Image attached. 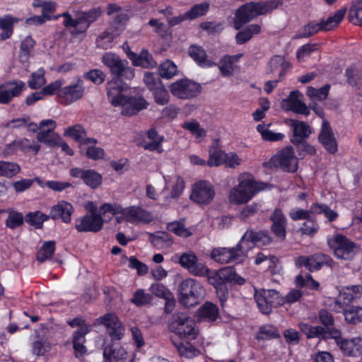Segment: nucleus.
Returning a JSON list of instances; mask_svg holds the SVG:
<instances>
[{
  "mask_svg": "<svg viewBox=\"0 0 362 362\" xmlns=\"http://www.w3.org/2000/svg\"><path fill=\"white\" fill-rule=\"evenodd\" d=\"M283 5L281 0L250 1L239 6L234 15L233 26L237 30L259 16L267 15Z\"/></svg>",
  "mask_w": 362,
  "mask_h": 362,
  "instance_id": "f257e3e1",
  "label": "nucleus"
},
{
  "mask_svg": "<svg viewBox=\"0 0 362 362\" xmlns=\"http://www.w3.org/2000/svg\"><path fill=\"white\" fill-rule=\"evenodd\" d=\"M103 10L100 6L93 8L87 11L78 12L74 18L71 13L64 12L62 14L64 18L63 25L70 30V34L74 37L85 34L90 25L95 22L102 15Z\"/></svg>",
  "mask_w": 362,
  "mask_h": 362,
  "instance_id": "f03ea898",
  "label": "nucleus"
},
{
  "mask_svg": "<svg viewBox=\"0 0 362 362\" xmlns=\"http://www.w3.org/2000/svg\"><path fill=\"white\" fill-rule=\"evenodd\" d=\"M110 71L112 78L107 83V97L114 106H122L126 98L122 94L124 88L122 83L126 80H131L134 78V69H110Z\"/></svg>",
  "mask_w": 362,
  "mask_h": 362,
  "instance_id": "7ed1b4c3",
  "label": "nucleus"
},
{
  "mask_svg": "<svg viewBox=\"0 0 362 362\" xmlns=\"http://www.w3.org/2000/svg\"><path fill=\"white\" fill-rule=\"evenodd\" d=\"M169 329L180 337L186 339H194L199 333L195 322L187 313L177 312L171 317Z\"/></svg>",
  "mask_w": 362,
  "mask_h": 362,
  "instance_id": "20e7f679",
  "label": "nucleus"
},
{
  "mask_svg": "<svg viewBox=\"0 0 362 362\" xmlns=\"http://www.w3.org/2000/svg\"><path fill=\"white\" fill-rule=\"evenodd\" d=\"M270 169L280 168L286 172L293 173L298 169V159L291 146H286L279 151L265 163Z\"/></svg>",
  "mask_w": 362,
  "mask_h": 362,
  "instance_id": "39448f33",
  "label": "nucleus"
},
{
  "mask_svg": "<svg viewBox=\"0 0 362 362\" xmlns=\"http://www.w3.org/2000/svg\"><path fill=\"white\" fill-rule=\"evenodd\" d=\"M262 187L251 179L243 180L238 185L233 188L229 194V200L231 203L243 204L249 202L252 197Z\"/></svg>",
  "mask_w": 362,
  "mask_h": 362,
  "instance_id": "423d86ee",
  "label": "nucleus"
},
{
  "mask_svg": "<svg viewBox=\"0 0 362 362\" xmlns=\"http://www.w3.org/2000/svg\"><path fill=\"white\" fill-rule=\"evenodd\" d=\"M250 247H242L240 242L234 247H216L210 254L211 258L219 264H228L240 260L247 256Z\"/></svg>",
  "mask_w": 362,
  "mask_h": 362,
  "instance_id": "0eeeda50",
  "label": "nucleus"
},
{
  "mask_svg": "<svg viewBox=\"0 0 362 362\" xmlns=\"http://www.w3.org/2000/svg\"><path fill=\"white\" fill-rule=\"evenodd\" d=\"M179 291L180 303L185 306H192L197 303L202 293L203 288L194 279H187L180 284Z\"/></svg>",
  "mask_w": 362,
  "mask_h": 362,
  "instance_id": "6e6552de",
  "label": "nucleus"
},
{
  "mask_svg": "<svg viewBox=\"0 0 362 362\" xmlns=\"http://www.w3.org/2000/svg\"><path fill=\"white\" fill-rule=\"evenodd\" d=\"M329 243L334 247L336 257L341 259H352L359 250L355 243L341 234L337 235Z\"/></svg>",
  "mask_w": 362,
  "mask_h": 362,
  "instance_id": "1a4fd4ad",
  "label": "nucleus"
},
{
  "mask_svg": "<svg viewBox=\"0 0 362 362\" xmlns=\"http://www.w3.org/2000/svg\"><path fill=\"white\" fill-rule=\"evenodd\" d=\"M170 90L173 96L188 100L197 97L202 91V86L191 80L182 79L172 83Z\"/></svg>",
  "mask_w": 362,
  "mask_h": 362,
  "instance_id": "9d476101",
  "label": "nucleus"
},
{
  "mask_svg": "<svg viewBox=\"0 0 362 362\" xmlns=\"http://www.w3.org/2000/svg\"><path fill=\"white\" fill-rule=\"evenodd\" d=\"M318 117L322 119L318 141L330 154H335L338 151V142L329 121L324 118V115L318 111Z\"/></svg>",
  "mask_w": 362,
  "mask_h": 362,
  "instance_id": "9b49d317",
  "label": "nucleus"
},
{
  "mask_svg": "<svg viewBox=\"0 0 362 362\" xmlns=\"http://www.w3.org/2000/svg\"><path fill=\"white\" fill-rule=\"evenodd\" d=\"M177 257L180 266L194 276H204L209 271L204 264L199 262L197 256L192 251L183 252Z\"/></svg>",
  "mask_w": 362,
  "mask_h": 362,
  "instance_id": "f8f14e48",
  "label": "nucleus"
},
{
  "mask_svg": "<svg viewBox=\"0 0 362 362\" xmlns=\"http://www.w3.org/2000/svg\"><path fill=\"white\" fill-rule=\"evenodd\" d=\"M95 324L104 325L113 340H120L124 334V326L115 313L105 314L95 320Z\"/></svg>",
  "mask_w": 362,
  "mask_h": 362,
  "instance_id": "ddd939ff",
  "label": "nucleus"
},
{
  "mask_svg": "<svg viewBox=\"0 0 362 362\" xmlns=\"http://www.w3.org/2000/svg\"><path fill=\"white\" fill-rule=\"evenodd\" d=\"M56 127V122L53 119L41 121L39 124L40 131L36 136L37 141L50 147L57 146L60 136L54 132Z\"/></svg>",
  "mask_w": 362,
  "mask_h": 362,
  "instance_id": "4468645a",
  "label": "nucleus"
},
{
  "mask_svg": "<svg viewBox=\"0 0 362 362\" xmlns=\"http://www.w3.org/2000/svg\"><path fill=\"white\" fill-rule=\"evenodd\" d=\"M318 318L322 325L318 326V339H337L340 329L334 326L332 315L325 310H321Z\"/></svg>",
  "mask_w": 362,
  "mask_h": 362,
  "instance_id": "2eb2a0df",
  "label": "nucleus"
},
{
  "mask_svg": "<svg viewBox=\"0 0 362 362\" xmlns=\"http://www.w3.org/2000/svg\"><path fill=\"white\" fill-rule=\"evenodd\" d=\"M103 223L104 219L102 216L95 214V209H91L90 214H86L76 220L75 228L80 233H97L103 228Z\"/></svg>",
  "mask_w": 362,
  "mask_h": 362,
  "instance_id": "dca6fc26",
  "label": "nucleus"
},
{
  "mask_svg": "<svg viewBox=\"0 0 362 362\" xmlns=\"http://www.w3.org/2000/svg\"><path fill=\"white\" fill-rule=\"evenodd\" d=\"M214 196L215 191L212 185L202 180L194 185L190 199L199 204H208Z\"/></svg>",
  "mask_w": 362,
  "mask_h": 362,
  "instance_id": "f3484780",
  "label": "nucleus"
},
{
  "mask_svg": "<svg viewBox=\"0 0 362 362\" xmlns=\"http://www.w3.org/2000/svg\"><path fill=\"white\" fill-rule=\"evenodd\" d=\"M273 240L269 233L266 230H260L258 231L254 230H247L240 240L242 247H250L247 245L249 243L257 246H266L272 243Z\"/></svg>",
  "mask_w": 362,
  "mask_h": 362,
  "instance_id": "a211bd4d",
  "label": "nucleus"
},
{
  "mask_svg": "<svg viewBox=\"0 0 362 362\" xmlns=\"http://www.w3.org/2000/svg\"><path fill=\"white\" fill-rule=\"evenodd\" d=\"M303 95L297 90L290 93L288 97L283 99L281 105L286 111H292L298 114H308L306 105L302 101Z\"/></svg>",
  "mask_w": 362,
  "mask_h": 362,
  "instance_id": "6ab92c4d",
  "label": "nucleus"
},
{
  "mask_svg": "<svg viewBox=\"0 0 362 362\" xmlns=\"http://www.w3.org/2000/svg\"><path fill=\"white\" fill-rule=\"evenodd\" d=\"M70 175L73 177L81 178L84 183L93 189L98 188L102 183V175L94 170H83L74 168L70 170Z\"/></svg>",
  "mask_w": 362,
  "mask_h": 362,
  "instance_id": "aec40b11",
  "label": "nucleus"
},
{
  "mask_svg": "<svg viewBox=\"0 0 362 362\" xmlns=\"http://www.w3.org/2000/svg\"><path fill=\"white\" fill-rule=\"evenodd\" d=\"M83 92V87L79 83H75L61 88L57 92V95L62 104L69 105L81 99Z\"/></svg>",
  "mask_w": 362,
  "mask_h": 362,
  "instance_id": "412c9836",
  "label": "nucleus"
},
{
  "mask_svg": "<svg viewBox=\"0 0 362 362\" xmlns=\"http://www.w3.org/2000/svg\"><path fill=\"white\" fill-rule=\"evenodd\" d=\"M25 88L23 81H10L0 86V103L7 104Z\"/></svg>",
  "mask_w": 362,
  "mask_h": 362,
  "instance_id": "4be33fe9",
  "label": "nucleus"
},
{
  "mask_svg": "<svg viewBox=\"0 0 362 362\" xmlns=\"http://www.w3.org/2000/svg\"><path fill=\"white\" fill-rule=\"evenodd\" d=\"M25 88L23 81H10L0 86V103L7 104Z\"/></svg>",
  "mask_w": 362,
  "mask_h": 362,
  "instance_id": "5701e85b",
  "label": "nucleus"
},
{
  "mask_svg": "<svg viewBox=\"0 0 362 362\" xmlns=\"http://www.w3.org/2000/svg\"><path fill=\"white\" fill-rule=\"evenodd\" d=\"M270 220L272 222L271 231L280 240H284L286 236L287 220L281 209H275L270 216Z\"/></svg>",
  "mask_w": 362,
  "mask_h": 362,
  "instance_id": "b1692460",
  "label": "nucleus"
},
{
  "mask_svg": "<svg viewBox=\"0 0 362 362\" xmlns=\"http://www.w3.org/2000/svg\"><path fill=\"white\" fill-rule=\"evenodd\" d=\"M334 339L344 354L358 356L362 354L361 338L356 337L352 339H345L341 337V332L340 331L339 338Z\"/></svg>",
  "mask_w": 362,
  "mask_h": 362,
  "instance_id": "393cba45",
  "label": "nucleus"
},
{
  "mask_svg": "<svg viewBox=\"0 0 362 362\" xmlns=\"http://www.w3.org/2000/svg\"><path fill=\"white\" fill-rule=\"evenodd\" d=\"M362 293V286L360 285L347 286L341 288L339 291V298L338 300L329 299L335 305H339L342 308L341 304L348 305L355 299L359 298Z\"/></svg>",
  "mask_w": 362,
  "mask_h": 362,
  "instance_id": "a878e982",
  "label": "nucleus"
},
{
  "mask_svg": "<svg viewBox=\"0 0 362 362\" xmlns=\"http://www.w3.org/2000/svg\"><path fill=\"white\" fill-rule=\"evenodd\" d=\"M148 105V103L142 97H126L122 103L121 113L124 116H132L141 110L147 108Z\"/></svg>",
  "mask_w": 362,
  "mask_h": 362,
  "instance_id": "bb28decb",
  "label": "nucleus"
},
{
  "mask_svg": "<svg viewBox=\"0 0 362 362\" xmlns=\"http://www.w3.org/2000/svg\"><path fill=\"white\" fill-rule=\"evenodd\" d=\"M127 56L132 62L134 66H141L142 68H155L156 62L152 55L146 49H142L139 54H136L130 49L127 52Z\"/></svg>",
  "mask_w": 362,
  "mask_h": 362,
  "instance_id": "cd10ccee",
  "label": "nucleus"
},
{
  "mask_svg": "<svg viewBox=\"0 0 362 362\" xmlns=\"http://www.w3.org/2000/svg\"><path fill=\"white\" fill-rule=\"evenodd\" d=\"M64 135L72 138L81 145L96 144L98 141L93 138L86 136L87 132L81 124H74L64 130Z\"/></svg>",
  "mask_w": 362,
  "mask_h": 362,
  "instance_id": "c85d7f7f",
  "label": "nucleus"
},
{
  "mask_svg": "<svg viewBox=\"0 0 362 362\" xmlns=\"http://www.w3.org/2000/svg\"><path fill=\"white\" fill-rule=\"evenodd\" d=\"M122 214L124 215L125 221L130 223L139 221L148 223L152 220L151 214L139 206H133L126 209H122Z\"/></svg>",
  "mask_w": 362,
  "mask_h": 362,
  "instance_id": "c756f323",
  "label": "nucleus"
},
{
  "mask_svg": "<svg viewBox=\"0 0 362 362\" xmlns=\"http://www.w3.org/2000/svg\"><path fill=\"white\" fill-rule=\"evenodd\" d=\"M73 212L74 207L70 203L61 201L51 208L49 216L53 220L61 218L63 222L68 223L71 220Z\"/></svg>",
  "mask_w": 362,
  "mask_h": 362,
  "instance_id": "7c9ffc66",
  "label": "nucleus"
},
{
  "mask_svg": "<svg viewBox=\"0 0 362 362\" xmlns=\"http://www.w3.org/2000/svg\"><path fill=\"white\" fill-rule=\"evenodd\" d=\"M127 356V351L119 344H111L103 348L104 362H125Z\"/></svg>",
  "mask_w": 362,
  "mask_h": 362,
  "instance_id": "2f4dec72",
  "label": "nucleus"
},
{
  "mask_svg": "<svg viewBox=\"0 0 362 362\" xmlns=\"http://www.w3.org/2000/svg\"><path fill=\"white\" fill-rule=\"evenodd\" d=\"M290 125L293 133V136L291 141L295 145L303 142L311 133L309 125L304 122L291 119Z\"/></svg>",
  "mask_w": 362,
  "mask_h": 362,
  "instance_id": "473e14b6",
  "label": "nucleus"
},
{
  "mask_svg": "<svg viewBox=\"0 0 362 362\" xmlns=\"http://www.w3.org/2000/svg\"><path fill=\"white\" fill-rule=\"evenodd\" d=\"M346 11V8L343 7L335 11L327 20H322L318 23V31H329L337 28L344 18Z\"/></svg>",
  "mask_w": 362,
  "mask_h": 362,
  "instance_id": "72a5a7b5",
  "label": "nucleus"
},
{
  "mask_svg": "<svg viewBox=\"0 0 362 362\" xmlns=\"http://www.w3.org/2000/svg\"><path fill=\"white\" fill-rule=\"evenodd\" d=\"M188 52L190 57L200 66L211 67L216 65L215 62L208 59L206 51L200 45H190Z\"/></svg>",
  "mask_w": 362,
  "mask_h": 362,
  "instance_id": "f704fd0d",
  "label": "nucleus"
},
{
  "mask_svg": "<svg viewBox=\"0 0 362 362\" xmlns=\"http://www.w3.org/2000/svg\"><path fill=\"white\" fill-rule=\"evenodd\" d=\"M89 333V327H83L74 332L73 334V347L76 358L82 356L87 351L86 347L84 346L86 341L85 336Z\"/></svg>",
  "mask_w": 362,
  "mask_h": 362,
  "instance_id": "c9c22d12",
  "label": "nucleus"
},
{
  "mask_svg": "<svg viewBox=\"0 0 362 362\" xmlns=\"http://www.w3.org/2000/svg\"><path fill=\"white\" fill-rule=\"evenodd\" d=\"M261 31V25L257 23L250 24L236 34V42L238 45H243L250 40L254 35L259 34Z\"/></svg>",
  "mask_w": 362,
  "mask_h": 362,
  "instance_id": "e433bc0d",
  "label": "nucleus"
},
{
  "mask_svg": "<svg viewBox=\"0 0 362 362\" xmlns=\"http://www.w3.org/2000/svg\"><path fill=\"white\" fill-rule=\"evenodd\" d=\"M261 31V25L257 23L250 24L236 34V42L238 45H243L250 40L254 35L259 34Z\"/></svg>",
  "mask_w": 362,
  "mask_h": 362,
  "instance_id": "4c0bfd02",
  "label": "nucleus"
},
{
  "mask_svg": "<svg viewBox=\"0 0 362 362\" xmlns=\"http://www.w3.org/2000/svg\"><path fill=\"white\" fill-rule=\"evenodd\" d=\"M204 276L207 277L209 284L212 285L217 290L218 294L220 293V300L223 302L226 299V295L228 294V291L226 290L221 289L223 282L219 270L216 272H210L209 270Z\"/></svg>",
  "mask_w": 362,
  "mask_h": 362,
  "instance_id": "58836bf2",
  "label": "nucleus"
},
{
  "mask_svg": "<svg viewBox=\"0 0 362 362\" xmlns=\"http://www.w3.org/2000/svg\"><path fill=\"white\" fill-rule=\"evenodd\" d=\"M348 19L355 25L362 26V0H354L348 11Z\"/></svg>",
  "mask_w": 362,
  "mask_h": 362,
  "instance_id": "ea45409f",
  "label": "nucleus"
},
{
  "mask_svg": "<svg viewBox=\"0 0 362 362\" xmlns=\"http://www.w3.org/2000/svg\"><path fill=\"white\" fill-rule=\"evenodd\" d=\"M36 45V42L33 39L30 35L27 36L23 39L20 45L19 51V60L25 64L28 62L30 57V52Z\"/></svg>",
  "mask_w": 362,
  "mask_h": 362,
  "instance_id": "a19ab883",
  "label": "nucleus"
},
{
  "mask_svg": "<svg viewBox=\"0 0 362 362\" xmlns=\"http://www.w3.org/2000/svg\"><path fill=\"white\" fill-rule=\"evenodd\" d=\"M221 276L223 284L225 283H231L238 285L245 284V280L244 278L238 274L234 269L231 267H226L219 269Z\"/></svg>",
  "mask_w": 362,
  "mask_h": 362,
  "instance_id": "79ce46f5",
  "label": "nucleus"
},
{
  "mask_svg": "<svg viewBox=\"0 0 362 362\" xmlns=\"http://www.w3.org/2000/svg\"><path fill=\"white\" fill-rule=\"evenodd\" d=\"M199 316L203 320L214 322L218 317V308L212 303H206L199 309Z\"/></svg>",
  "mask_w": 362,
  "mask_h": 362,
  "instance_id": "37998d69",
  "label": "nucleus"
},
{
  "mask_svg": "<svg viewBox=\"0 0 362 362\" xmlns=\"http://www.w3.org/2000/svg\"><path fill=\"white\" fill-rule=\"evenodd\" d=\"M55 245L56 243L54 240L45 242L37 252V261L42 263L51 259L55 251Z\"/></svg>",
  "mask_w": 362,
  "mask_h": 362,
  "instance_id": "c03bdc74",
  "label": "nucleus"
},
{
  "mask_svg": "<svg viewBox=\"0 0 362 362\" xmlns=\"http://www.w3.org/2000/svg\"><path fill=\"white\" fill-rule=\"evenodd\" d=\"M21 170V166L17 163L0 160V177L12 178Z\"/></svg>",
  "mask_w": 362,
  "mask_h": 362,
  "instance_id": "a18cd8bd",
  "label": "nucleus"
},
{
  "mask_svg": "<svg viewBox=\"0 0 362 362\" xmlns=\"http://www.w3.org/2000/svg\"><path fill=\"white\" fill-rule=\"evenodd\" d=\"M345 320L349 324H357L362 322V308L351 306L344 309Z\"/></svg>",
  "mask_w": 362,
  "mask_h": 362,
  "instance_id": "49530a36",
  "label": "nucleus"
},
{
  "mask_svg": "<svg viewBox=\"0 0 362 362\" xmlns=\"http://www.w3.org/2000/svg\"><path fill=\"white\" fill-rule=\"evenodd\" d=\"M182 127L189 131L197 139H202L206 136V132L200 127L199 123L195 119L184 122Z\"/></svg>",
  "mask_w": 362,
  "mask_h": 362,
  "instance_id": "de8ad7c7",
  "label": "nucleus"
},
{
  "mask_svg": "<svg viewBox=\"0 0 362 362\" xmlns=\"http://www.w3.org/2000/svg\"><path fill=\"white\" fill-rule=\"evenodd\" d=\"M50 216L40 211L30 212L25 216L26 221L36 228H41L45 221H47Z\"/></svg>",
  "mask_w": 362,
  "mask_h": 362,
  "instance_id": "09e8293b",
  "label": "nucleus"
},
{
  "mask_svg": "<svg viewBox=\"0 0 362 362\" xmlns=\"http://www.w3.org/2000/svg\"><path fill=\"white\" fill-rule=\"evenodd\" d=\"M209 9L207 2L194 4L185 14L189 20H194L206 14Z\"/></svg>",
  "mask_w": 362,
  "mask_h": 362,
  "instance_id": "8fccbe9b",
  "label": "nucleus"
},
{
  "mask_svg": "<svg viewBox=\"0 0 362 362\" xmlns=\"http://www.w3.org/2000/svg\"><path fill=\"white\" fill-rule=\"evenodd\" d=\"M314 204L310 210L303 209H293L289 212V216L293 221L315 219V213L313 211Z\"/></svg>",
  "mask_w": 362,
  "mask_h": 362,
  "instance_id": "3c124183",
  "label": "nucleus"
},
{
  "mask_svg": "<svg viewBox=\"0 0 362 362\" xmlns=\"http://www.w3.org/2000/svg\"><path fill=\"white\" fill-rule=\"evenodd\" d=\"M295 264L298 268L304 266L309 272H313L317 269V258L314 255L299 256L296 258Z\"/></svg>",
  "mask_w": 362,
  "mask_h": 362,
  "instance_id": "603ef678",
  "label": "nucleus"
},
{
  "mask_svg": "<svg viewBox=\"0 0 362 362\" xmlns=\"http://www.w3.org/2000/svg\"><path fill=\"white\" fill-rule=\"evenodd\" d=\"M7 212L8 216L5 222L6 227L14 229L23 225V216L21 212L11 209L7 210Z\"/></svg>",
  "mask_w": 362,
  "mask_h": 362,
  "instance_id": "864d4df0",
  "label": "nucleus"
},
{
  "mask_svg": "<svg viewBox=\"0 0 362 362\" xmlns=\"http://www.w3.org/2000/svg\"><path fill=\"white\" fill-rule=\"evenodd\" d=\"M317 33V22L313 21L309 22L307 25L300 28L293 39H301L309 37Z\"/></svg>",
  "mask_w": 362,
  "mask_h": 362,
  "instance_id": "5fc2aeb1",
  "label": "nucleus"
},
{
  "mask_svg": "<svg viewBox=\"0 0 362 362\" xmlns=\"http://www.w3.org/2000/svg\"><path fill=\"white\" fill-rule=\"evenodd\" d=\"M102 61L107 68H125L119 57L112 52H106Z\"/></svg>",
  "mask_w": 362,
  "mask_h": 362,
  "instance_id": "6e6d98bb",
  "label": "nucleus"
},
{
  "mask_svg": "<svg viewBox=\"0 0 362 362\" xmlns=\"http://www.w3.org/2000/svg\"><path fill=\"white\" fill-rule=\"evenodd\" d=\"M279 337L278 329L271 325H264L259 328L257 340H267Z\"/></svg>",
  "mask_w": 362,
  "mask_h": 362,
  "instance_id": "4d7b16f0",
  "label": "nucleus"
},
{
  "mask_svg": "<svg viewBox=\"0 0 362 362\" xmlns=\"http://www.w3.org/2000/svg\"><path fill=\"white\" fill-rule=\"evenodd\" d=\"M226 158V153L219 149H214L209 151V158L206 161L207 165L209 167L219 166L224 164Z\"/></svg>",
  "mask_w": 362,
  "mask_h": 362,
  "instance_id": "13d9d810",
  "label": "nucleus"
},
{
  "mask_svg": "<svg viewBox=\"0 0 362 362\" xmlns=\"http://www.w3.org/2000/svg\"><path fill=\"white\" fill-rule=\"evenodd\" d=\"M45 83V73L42 69H38L37 71L33 72L28 81V86L31 89H37Z\"/></svg>",
  "mask_w": 362,
  "mask_h": 362,
  "instance_id": "bf43d9fd",
  "label": "nucleus"
},
{
  "mask_svg": "<svg viewBox=\"0 0 362 362\" xmlns=\"http://www.w3.org/2000/svg\"><path fill=\"white\" fill-rule=\"evenodd\" d=\"M144 81L151 91L163 86L158 73L146 72Z\"/></svg>",
  "mask_w": 362,
  "mask_h": 362,
  "instance_id": "052dcab7",
  "label": "nucleus"
},
{
  "mask_svg": "<svg viewBox=\"0 0 362 362\" xmlns=\"http://www.w3.org/2000/svg\"><path fill=\"white\" fill-rule=\"evenodd\" d=\"M167 229L177 235L187 238L192 235V233L185 227L182 222L174 221L169 223Z\"/></svg>",
  "mask_w": 362,
  "mask_h": 362,
  "instance_id": "680f3d73",
  "label": "nucleus"
},
{
  "mask_svg": "<svg viewBox=\"0 0 362 362\" xmlns=\"http://www.w3.org/2000/svg\"><path fill=\"white\" fill-rule=\"evenodd\" d=\"M262 292L272 307L280 306L284 304V298L280 295L279 291L272 289L263 290Z\"/></svg>",
  "mask_w": 362,
  "mask_h": 362,
  "instance_id": "e2e57ef3",
  "label": "nucleus"
},
{
  "mask_svg": "<svg viewBox=\"0 0 362 362\" xmlns=\"http://www.w3.org/2000/svg\"><path fill=\"white\" fill-rule=\"evenodd\" d=\"M295 284L300 288L308 287L313 289L317 288V283L310 274H306L305 275L300 274L296 276L295 278Z\"/></svg>",
  "mask_w": 362,
  "mask_h": 362,
  "instance_id": "0e129e2a",
  "label": "nucleus"
},
{
  "mask_svg": "<svg viewBox=\"0 0 362 362\" xmlns=\"http://www.w3.org/2000/svg\"><path fill=\"white\" fill-rule=\"evenodd\" d=\"M152 299L151 294L146 293L142 289H139L134 292L131 301L137 306H142L150 303Z\"/></svg>",
  "mask_w": 362,
  "mask_h": 362,
  "instance_id": "69168bd1",
  "label": "nucleus"
},
{
  "mask_svg": "<svg viewBox=\"0 0 362 362\" xmlns=\"http://www.w3.org/2000/svg\"><path fill=\"white\" fill-rule=\"evenodd\" d=\"M255 300L257 304L259 310L266 315H268L272 311V306L269 303L266 297L262 291L256 292L255 293Z\"/></svg>",
  "mask_w": 362,
  "mask_h": 362,
  "instance_id": "338daca9",
  "label": "nucleus"
},
{
  "mask_svg": "<svg viewBox=\"0 0 362 362\" xmlns=\"http://www.w3.org/2000/svg\"><path fill=\"white\" fill-rule=\"evenodd\" d=\"M151 91L153 92L155 101L157 104L160 105H164L169 102V94L164 85L159 86V88H157Z\"/></svg>",
  "mask_w": 362,
  "mask_h": 362,
  "instance_id": "774afa93",
  "label": "nucleus"
}]
</instances>
